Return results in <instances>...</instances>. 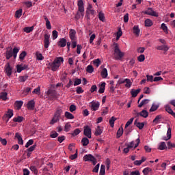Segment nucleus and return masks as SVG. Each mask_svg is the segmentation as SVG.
Segmentation results:
<instances>
[{"label": "nucleus", "mask_w": 175, "mask_h": 175, "mask_svg": "<svg viewBox=\"0 0 175 175\" xmlns=\"http://www.w3.org/2000/svg\"><path fill=\"white\" fill-rule=\"evenodd\" d=\"M58 121H59V118H58V116H56L55 115H54L53 119L50 122V124L51 125H54V124H55V122H58Z\"/></svg>", "instance_id": "nucleus-31"}, {"label": "nucleus", "mask_w": 175, "mask_h": 175, "mask_svg": "<svg viewBox=\"0 0 175 175\" xmlns=\"http://www.w3.org/2000/svg\"><path fill=\"white\" fill-rule=\"evenodd\" d=\"M152 25V21L150 19H146L145 21V27H151Z\"/></svg>", "instance_id": "nucleus-49"}, {"label": "nucleus", "mask_w": 175, "mask_h": 175, "mask_svg": "<svg viewBox=\"0 0 175 175\" xmlns=\"http://www.w3.org/2000/svg\"><path fill=\"white\" fill-rule=\"evenodd\" d=\"M24 120V117L18 116L16 118H14L13 121L14 122H23Z\"/></svg>", "instance_id": "nucleus-35"}, {"label": "nucleus", "mask_w": 175, "mask_h": 175, "mask_svg": "<svg viewBox=\"0 0 175 175\" xmlns=\"http://www.w3.org/2000/svg\"><path fill=\"white\" fill-rule=\"evenodd\" d=\"M88 73H92L94 72V67L92 65H88L86 68Z\"/></svg>", "instance_id": "nucleus-46"}, {"label": "nucleus", "mask_w": 175, "mask_h": 175, "mask_svg": "<svg viewBox=\"0 0 175 175\" xmlns=\"http://www.w3.org/2000/svg\"><path fill=\"white\" fill-rule=\"evenodd\" d=\"M161 29L165 32V33L167 34L169 33L167 26H166V24L162 23L161 26Z\"/></svg>", "instance_id": "nucleus-33"}, {"label": "nucleus", "mask_w": 175, "mask_h": 175, "mask_svg": "<svg viewBox=\"0 0 175 175\" xmlns=\"http://www.w3.org/2000/svg\"><path fill=\"white\" fill-rule=\"evenodd\" d=\"M105 87H106V83L103 82L98 90L99 94H103V92H105Z\"/></svg>", "instance_id": "nucleus-26"}, {"label": "nucleus", "mask_w": 175, "mask_h": 175, "mask_svg": "<svg viewBox=\"0 0 175 175\" xmlns=\"http://www.w3.org/2000/svg\"><path fill=\"white\" fill-rule=\"evenodd\" d=\"M124 133V129L120 128L117 132V138L119 139V137H121V135Z\"/></svg>", "instance_id": "nucleus-44"}, {"label": "nucleus", "mask_w": 175, "mask_h": 175, "mask_svg": "<svg viewBox=\"0 0 175 175\" xmlns=\"http://www.w3.org/2000/svg\"><path fill=\"white\" fill-rule=\"evenodd\" d=\"M33 31V26L31 27H26L24 28V32H26V33H29Z\"/></svg>", "instance_id": "nucleus-36"}, {"label": "nucleus", "mask_w": 175, "mask_h": 175, "mask_svg": "<svg viewBox=\"0 0 175 175\" xmlns=\"http://www.w3.org/2000/svg\"><path fill=\"white\" fill-rule=\"evenodd\" d=\"M61 114H62V109H57L55 113V116L59 118L61 117Z\"/></svg>", "instance_id": "nucleus-60"}, {"label": "nucleus", "mask_w": 175, "mask_h": 175, "mask_svg": "<svg viewBox=\"0 0 175 175\" xmlns=\"http://www.w3.org/2000/svg\"><path fill=\"white\" fill-rule=\"evenodd\" d=\"M49 66L53 72H56V70H58L59 66H61V64H57V63L53 62L52 63H49Z\"/></svg>", "instance_id": "nucleus-10"}, {"label": "nucleus", "mask_w": 175, "mask_h": 175, "mask_svg": "<svg viewBox=\"0 0 175 175\" xmlns=\"http://www.w3.org/2000/svg\"><path fill=\"white\" fill-rule=\"evenodd\" d=\"M36 58L38 61H43V59H44L43 55H42V53H39L38 52L36 53Z\"/></svg>", "instance_id": "nucleus-45"}, {"label": "nucleus", "mask_w": 175, "mask_h": 175, "mask_svg": "<svg viewBox=\"0 0 175 175\" xmlns=\"http://www.w3.org/2000/svg\"><path fill=\"white\" fill-rule=\"evenodd\" d=\"M116 120H117V118H116L114 116H112L110 118L109 124H110L111 128H114V122H116Z\"/></svg>", "instance_id": "nucleus-39"}, {"label": "nucleus", "mask_w": 175, "mask_h": 175, "mask_svg": "<svg viewBox=\"0 0 175 175\" xmlns=\"http://www.w3.org/2000/svg\"><path fill=\"white\" fill-rule=\"evenodd\" d=\"M133 32L136 36H139V35H140V29H139V26L135 25L133 27Z\"/></svg>", "instance_id": "nucleus-20"}, {"label": "nucleus", "mask_w": 175, "mask_h": 175, "mask_svg": "<svg viewBox=\"0 0 175 175\" xmlns=\"http://www.w3.org/2000/svg\"><path fill=\"white\" fill-rule=\"evenodd\" d=\"M4 70L6 73L7 76H8V77L12 76V66H10V63H9V62L6 63V64L4 67Z\"/></svg>", "instance_id": "nucleus-7"}, {"label": "nucleus", "mask_w": 175, "mask_h": 175, "mask_svg": "<svg viewBox=\"0 0 175 175\" xmlns=\"http://www.w3.org/2000/svg\"><path fill=\"white\" fill-rule=\"evenodd\" d=\"M81 143H82V145L84 147H85V146H88V144H90V139H88V138H87V137H83L81 139Z\"/></svg>", "instance_id": "nucleus-27"}, {"label": "nucleus", "mask_w": 175, "mask_h": 175, "mask_svg": "<svg viewBox=\"0 0 175 175\" xmlns=\"http://www.w3.org/2000/svg\"><path fill=\"white\" fill-rule=\"evenodd\" d=\"M70 128H72V125L69 123H66L64 126L65 132H69V129H70Z\"/></svg>", "instance_id": "nucleus-55"}, {"label": "nucleus", "mask_w": 175, "mask_h": 175, "mask_svg": "<svg viewBox=\"0 0 175 175\" xmlns=\"http://www.w3.org/2000/svg\"><path fill=\"white\" fill-rule=\"evenodd\" d=\"M15 137L17 139L18 144H24V141L23 140V137H21V135H20V133H16L15 134Z\"/></svg>", "instance_id": "nucleus-17"}, {"label": "nucleus", "mask_w": 175, "mask_h": 175, "mask_svg": "<svg viewBox=\"0 0 175 175\" xmlns=\"http://www.w3.org/2000/svg\"><path fill=\"white\" fill-rule=\"evenodd\" d=\"M6 59H10L13 57V51L10 49V51H7L5 53Z\"/></svg>", "instance_id": "nucleus-24"}, {"label": "nucleus", "mask_w": 175, "mask_h": 175, "mask_svg": "<svg viewBox=\"0 0 175 175\" xmlns=\"http://www.w3.org/2000/svg\"><path fill=\"white\" fill-rule=\"evenodd\" d=\"M19 49L17 47H14L12 51V57L14 59L17 58V53H18Z\"/></svg>", "instance_id": "nucleus-37"}, {"label": "nucleus", "mask_w": 175, "mask_h": 175, "mask_svg": "<svg viewBox=\"0 0 175 175\" xmlns=\"http://www.w3.org/2000/svg\"><path fill=\"white\" fill-rule=\"evenodd\" d=\"M78 12L75 15V20H80L81 17H84V2L83 0H79L78 1Z\"/></svg>", "instance_id": "nucleus-2"}, {"label": "nucleus", "mask_w": 175, "mask_h": 175, "mask_svg": "<svg viewBox=\"0 0 175 175\" xmlns=\"http://www.w3.org/2000/svg\"><path fill=\"white\" fill-rule=\"evenodd\" d=\"M163 116L162 115H157L155 118L153 120V123L155 124L156 125L157 124H159L161 122V120H162Z\"/></svg>", "instance_id": "nucleus-22"}, {"label": "nucleus", "mask_w": 175, "mask_h": 175, "mask_svg": "<svg viewBox=\"0 0 175 175\" xmlns=\"http://www.w3.org/2000/svg\"><path fill=\"white\" fill-rule=\"evenodd\" d=\"M7 117H8V118H12V117H13V110L12 109H8V111L7 112Z\"/></svg>", "instance_id": "nucleus-59"}, {"label": "nucleus", "mask_w": 175, "mask_h": 175, "mask_svg": "<svg viewBox=\"0 0 175 175\" xmlns=\"http://www.w3.org/2000/svg\"><path fill=\"white\" fill-rule=\"evenodd\" d=\"M52 36H53V40H55V39L58 38V31H57V30H53L52 31Z\"/></svg>", "instance_id": "nucleus-51"}, {"label": "nucleus", "mask_w": 175, "mask_h": 175, "mask_svg": "<svg viewBox=\"0 0 175 175\" xmlns=\"http://www.w3.org/2000/svg\"><path fill=\"white\" fill-rule=\"evenodd\" d=\"M137 59L139 62H144V59H146V57L144 55H140L138 57Z\"/></svg>", "instance_id": "nucleus-61"}, {"label": "nucleus", "mask_w": 175, "mask_h": 175, "mask_svg": "<svg viewBox=\"0 0 175 175\" xmlns=\"http://www.w3.org/2000/svg\"><path fill=\"white\" fill-rule=\"evenodd\" d=\"M103 132V130L100 128V126H98L96 129L95 135L96 136H100V135H102Z\"/></svg>", "instance_id": "nucleus-28"}, {"label": "nucleus", "mask_w": 175, "mask_h": 175, "mask_svg": "<svg viewBox=\"0 0 175 175\" xmlns=\"http://www.w3.org/2000/svg\"><path fill=\"white\" fill-rule=\"evenodd\" d=\"M107 68H103L101 71V77L103 79H106L107 77Z\"/></svg>", "instance_id": "nucleus-34"}, {"label": "nucleus", "mask_w": 175, "mask_h": 175, "mask_svg": "<svg viewBox=\"0 0 175 175\" xmlns=\"http://www.w3.org/2000/svg\"><path fill=\"white\" fill-rule=\"evenodd\" d=\"M64 116L66 118H67V120H73V118H75V116H73V114H72L69 111H66Z\"/></svg>", "instance_id": "nucleus-25"}, {"label": "nucleus", "mask_w": 175, "mask_h": 175, "mask_svg": "<svg viewBox=\"0 0 175 175\" xmlns=\"http://www.w3.org/2000/svg\"><path fill=\"white\" fill-rule=\"evenodd\" d=\"M53 62L55 64H57V65H61V62H64V57H57L53 61Z\"/></svg>", "instance_id": "nucleus-29"}, {"label": "nucleus", "mask_w": 175, "mask_h": 175, "mask_svg": "<svg viewBox=\"0 0 175 175\" xmlns=\"http://www.w3.org/2000/svg\"><path fill=\"white\" fill-rule=\"evenodd\" d=\"M22 14H23V10H21V9L18 10L15 12V17H16V18H20L21 17Z\"/></svg>", "instance_id": "nucleus-38"}, {"label": "nucleus", "mask_w": 175, "mask_h": 175, "mask_svg": "<svg viewBox=\"0 0 175 175\" xmlns=\"http://www.w3.org/2000/svg\"><path fill=\"white\" fill-rule=\"evenodd\" d=\"M125 87L126 88H131V85H132V82L131 81V79H125Z\"/></svg>", "instance_id": "nucleus-41"}, {"label": "nucleus", "mask_w": 175, "mask_h": 175, "mask_svg": "<svg viewBox=\"0 0 175 175\" xmlns=\"http://www.w3.org/2000/svg\"><path fill=\"white\" fill-rule=\"evenodd\" d=\"M150 172H151V168L150 167H146L142 171V173L144 174V175H148V173H150Z\"/></svg>", "instance_id": "nucleus-53"}, {"label": "nucleus", "mask_w": 175, "mask_h": 175, "mask_svg": "<svg viewBox=\"0 0 175 175\" xmlns=\"http://www.w3.org/2000/svg\"><path fill=\"white\" fill-rule=\"evenodd\" d=\"M33 144V139H29L25 144L26 148H28L29 146H32Z\"/></svg>", "instance_id": "nucleus-63"}, {"label": "nucleus", "mask_w": 175, "mask_h": 175, "mask_svg": "<svg viewBox=\"0 0 175 175\" xmlns=\"http://www.w3.org/2000/svg\"><path fill=\"white\" fill-rule=\"evenodd\" d=\"M27 109L29 110H33L35 109V101L33 100H31L28 102Z\"/></svg>", "instance_id": "nucleus-16"}, {"label": "nucleus", "mask_w": 175, "mask_h": 175, "mask_svg": "<svg viewBox=\"0 0 175 175\" xmlns=\"http://www.w3.org/2000/svg\"><path fill=\"white\" fill-rule=\"evenodd\" d=\"M66 39L65 38H61L59 42H57V46H59V47H62L64 48L66 46Z\"/></svg>", "instance_id": "nucleus-14"}, {"label": "nucleus", "mask_w": 175, "mask_h": 175, "mask_svg": "<svg viewBox=\"0 0 175 175\" xmlns=\"http://www.w3.org/2000/svg\"><path fill=\"white\" fill-rule=\"evenodd\" d=\"M167 148L166 144L165 142H161L159 146V150H165Z\"/></svg>", "instance_id": "nucleus-48"}, {"label": "nucleus", "mask_w": 175, "mask_h": 175, "mask_svg": "<svg viewBox=\"0 0 175 175\" xmlns=\"http://www.w3.org/2000/svg\"><path fill=\"white\" fill-rule=\"evenodd\" d=\"M165 111H167L169 113V114H170L173 111V109H172L170 106L168 105L165 106Z\"/></svg>", "instance_id": "nucleus-56"}, {"label": "nucleus", "mask_w": 175, "mask_h": 175, "mask_svg": "<svg viewBox=\"0 0 175 175\" xmlns=\"http://www.w3.org/2000/svg\"><path fill=\"white\" fill-rule=\"evenodd\" d=\"M144 14H148V16H152L153 17H158V13L154 11L152 8H148V10L144 12Z\"/></svg>", "instance_id": "nucleus-6"}, {"label": "nucleus", "mask_w": 175, "mask_h": 175, "mask_svg": "<svg viewBox=\"0 0 175 175\" xmlns=\"http://www.w3.org/2000/svg\"><path fill=\"white\" fill-rule=\"evenodd\" d=\"M81 84V79L79 78H76L74 81V85L76 87L77 85H80Z\"/></svg>", "instance_id": "nucleus-50"}, {"label": "nucleus", "mask_w": 175, "mask_h": 175, "mask_svg": "<svg viewBox=\"0 0 175 175\" xmlns=\"http://www.w3.org/2000/svg\"><path fill=\"white\" fill-rule=\"evenodd\" d=\"M93 64L95 66H96V68H98L99 65H100V59H94L93 61Z\"/></svg>", "instance_id": "nucleus-52"}, {"label": "nucleus", "mask_w": 175, "mask_h": 175, "mask_svg": "<svg viewBox=\"0 0 175 175\" xmlns=\"http://www.w3.org/2000/svg\"><path fill=\"white\" fill-rule=\"evenodd\" d=\"M80 132H81V131H80V129H76L74 131H73V133H72V136H77V135H79L80 134Z\"/></svg>", "instance_id": "nucleus-58"}, {"label": "nucleus", "mask_w": 175, "mask_h": 175, "mask_svg": "<svg viewBox=\"0 0 175 175\" xmlns=\"http://www.w3.org/2000/svg\"><path fill=\"white\" fill-rule=\"evenodd\" d=\"M136 116L137 117H139V116H140V117L147 118V117H148V111H147V110L144 109L141 112L137 113Z\"/></svg>", "instance_id": "nucleus-12"}, {"label": "nucleus", "mask_w": 175, "mask_h": 175, "mask_svg": "<svg viewBox=\"0 0 175 175\" xmlns=\"http://www.w3.org/2000/svg\"><path fill=\"white\" fill-rule=\"evenodd\" d=\"M136 144H135V142H130L129 144H127V146H129V148H136V147H138L139 144H140V139L137 138L136 139Z\"/></svg>", "instance_id": "nucleus-9"}, {"label": "nucleus", "mask_w": 175, "mask_h": 175, "mask_svg": "<svg viewBox=\"0 0 175 175\" xmlns=\"http://www.w3.org/2000/svg\"><path fill=\"white\" fill-rule=\"evenodd\" d=\"M170 139H172V129L168 127L167 131V137H163V140L167 142V140H170Z\"/></svg>", "instance_id": "nucleus-13"}, {"label": "nucleus", "mask_w": 175, "mask_h": 175, "mask_svg": "<svg viewBox=\"0 0 175 175\" xmlns=\"http://www.w3.org/2000/svg\"><path fill=\"white\" fill-rule=\"evenodd\" d=\"M133 120H135L133 118H131L125 124V129L129 126V125L132 124V122H133Z\"/></svg>", "instance_id": "nucleus-57"}, {"label": "nucleus", "mask_w": 175, "mask_h": 175, "mask_svg": "<svg viewBox=\"0 0 175 175\" xmlns=\"http://www.w3.org/2000/svg\"><path fill=\"white\" fill-rule=\"evenodd\" d=\"M83 134H84L85 136L88 137V139H91L92 137V132H91V129H90V126H85L84 127Z\"/></svg>", "instance_id": "nucleus-8"}, {"label": "nucleus", "mask_w": 175, "mask_h": 175, "mask_svg": "<svg viewBox=\"0 0 175 175\" xmlns=\"http://www.w3.org/2000/svg\"><path fill=\"white\" fill-rule=\"evenodd\" d=\"M46 95H48V99L49 100L57 99V92L54 90L49 89L46 92Z\"/></svg>", "instance_id": "nucleus-3"}, {"label": "nucleus", "mask_w": 175, "mask_h": 175, "mask_svg": "<svg viewBox=\"0 0 175 175\" xmlns=\"http://www.w3.org/2000/svg\"><path fill=\"white\" fill-rule=\"evenodd\" d=\"M157 50H161L163 51H167L169 50V46L167 45H161L157 47Z\"/></svg>", "instance_id": "nucleus-23"}, {"label": "nucleus", "mask_w": 175, "mask_h": 175, "mask_svg": "<svg viewBox=\"0 0 175 175\" xmlns=\"http://www.w3.org/2000/svg\"><path fill=\"white\" fill-rule=\"evenodd\" d=\"M49 46H50V34L45 33L44 36V47L49 49Z\"/></svg>", "instance_id": "nucleus-5"}, {"label": "nucleus", "mask_w": 175, "mask_h": 175, "mask_svg": "<svg viewBox=\"0 0 175 175\" xmlns=\"http://www.w3.org/2000/svg\"><path fill=\"white\" fill-rule=\"evenodd\" d=\"M140 91H142L141 89H137L135 90L134 89L131 90V94L132 95L133 98H136L137 96V94L140 93Z\"/></svg>", "instance_id": "nucleus-19"}, {"label": "nucleus", "mask_w": 175, "mask_h": 175, "mask_svg": "<svg viewBox=\"0 0 175 175\" xmlns=\"http://www.w3.org/2000/svg\"><path fill=\"white\" fill-rule=\"evenodd\" d=\"M98 18L100 20V21H102L103 23H105L106 18H105V14H103V12H100L98 13Z\"/></svg>", "instance_id": "nucleus-30"}, {"label": "nucleus", "mask_w": 175, "mask_h": 175, "mask_svg": "<svg viewBox=\"0 0 175 175\" xmlns=\"http://www.w3.org/2000/svg\"><path fill=\"white\" fill-rule=\"evenodd\" d=\"M134 124L137 128H139V129H143V128H144V122H137V119L135 120Z\"/></svg>", "instance_id": "nucleus-18"}, {"label": "nucleus", "mask_w": 175, "mask_h": 175, "mask_svg": "<svg viewBox=\"0 0 175 175\" xmlns=\"http://www.w3.org/2000/svg\"><path fill=\"white\" fill-rule=\"evenodd\" d=\"M77 94H83L84 92V90L80 86L77 87Z\"/></svg>", "instance_id": "nucleus-62"}, {"label": "nucleus", "mask_w": 175, "mask_h": 175, "mask_svg": "<svg viewBox=\"0 0 175 175\" xmlns=\"http://www.w3.org/2000/svg\"><path fill=\"white\" fill-rule=\"evenodd\" d=\"M150 102V100L148 99H144L138 105V107H143L144 105H147Z\"/></svg>", "instance_id": "nucleus-40"}, {"label": "nucleus", "mask_w": 175, "mask_h": 175, "mask_svg": "<svg viewBox=\"0 0 175 175\" xmlns=\"http://www.w3.org/2000/svg\"><path fill=\"white\" fill-rule=\"evenodd\" d=\"M14 105L16 107V110H20V109H21V107H23V105H24V102H23L22 100H16Z\"/></svg>", "instance_id": "nucleus-21"}, {"label": "nucleus", "mask_w": 175, "mask_h": 175, "mask_svg": "<svg viewBox=\"0 0 175 175\" xmlns=\"http://www.w3.org/2000/svg\"><path fill=\"white\" fill-rule=\"evenodd\" d=\"M159 107V105L152 104L151 108L150 109V113L152 112V111H156V110H158Z\"/></svg>", "instance_id": "nucleus-43"}, {"label": "nucleus", "mask_w": 175, "mask_h": 175, "mask_svg": "<svg viewBox=\"0 0 175 175\" xmlns=\"http://www.w3.org/2000/svg\"><path fill=\"white\" fill-rule=\"evenodd\" d=\"M27 80H28V75L21 76L19 78V81H21V83H24L27 81Z\"/></svg>", "instance_id": "nucleus-47"}, {"label": "nucleus", "mask_w": 175, "mask_h": 175, "mask_svg": "<svg viewBox=\"0 0 175 175\" xmlns=\"http://www.w3.org/2000/svg\"><path fill=\"white\" fill-rule=\"evenodd\" d=\"M113 58L116 61H121L124 58L125 53L120 49V45L118 43H113Z\"/></svg>", "instance_id": "nucleus-1"}, {"label": "nucleus", "mask_w": 175, "mask_h": 175, "mask_svg": "<svg viewBox=\"0 0 175 175\" xmlns=\"http://www.w3.org/2000/svg\"><path fill=\"white\" fill-rule=\"evenodd\" d=\"M0 99H2V100H6V99H8V93L6 92L1 93Z\"/></svg>", "instance_id": "nucleus-42"}, {"label": "nucleus", "mask_w": 175, "mask_h": 175, "mask_svg": "<svg viewBox=\"0 0 175 175\" xmlns=\"http://www.w3.org/2000/svg\"><path fill=\"white\" fill-rule=\"evenodd\" d=\"M69 36L72 40H76V30L73 29H70Z\"/></svg>", "instance_id": "nucleus-15"}, {"label": "nucleus", "mask_w": 175, "mask_h": 175, "mask_svg": "<svg viewBox=\"0 0 175 175\" xmlns=\"http://www.w3.org/2000/svg\"><path fill=\"white\" fill-rule=\"evenodd\" d=\"M106 174V166L105 165H101L100 170V175Z\"/></svg>", "instance_id": "nucleus-32"}, {"label": "nucleus", "mask_w": 175, "mask_h": 175, "mask_svg": "<svg viewBox=\"0 0 175 175\" xmlns=\"http://www.w3.org/2000/svg\"><path fill=\"white\" fill-rule=\"evenodd\" d=\"M30 170L34 173V174H38V169L36 166H31Z\"/></svg>", "instance_id": "nucleus-64"}, {"label": "nucleus", "mask_w": 175, "mask_h": 175, "mask_svg": "<svg viewBox=\"0 0 175 175\" xmlns=\"http://www.w3.org/2000/svg\"><path fill=\"white\" fill-rule=\"evenodd\" d=\"M25 57H27V52L25 51H23L19 55V58L21 61H23V59H24Z\"/></svg>", "instance_id": "nucleus-54"}, {"label": "nucleus", "mask_w": 175, "mask_h": 175, "mask_svg": "<svg viewBox=\"0 0 175 175\" xmlns=\"http://www.w3.org/2000/svg\"><path fill=\"white\" fill-rule=\"evenodd\" d=\"M90 103H91V109L92 110H93V111H96V110H98L99 106L100 105L99 102L92 101Z\"/></svg>", "instance_id": "nucleus-11"}, {"label": "nucleus", "mask_w": 175, "mask_h": 175, "mask_svg": "<svg viewBox=\"0 0 175 175\" xmlns=\"http://www.w3.org/2000/svg\"><path fill=\"white\" fill-rule=\"evenodd\" d=\"M83 161H85V162H88L89 161H90V162H92L93 165H96V159H95L94 157V156H92V154H85L83 157Z\"/></svg>", "instance_id": "nucleus-4"}]
</instances>
